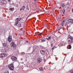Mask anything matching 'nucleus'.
Segmentation results:
<instances>
[{
    "instance_id": "1",
    "label": "nucleus",
    "mask_w": 73,
    "mask_h": 73,
    "mask_svg": "<svg viewBox=\"0 0 73 73\" xmlns=\"http://www.w3.org/2000/svg\"><path fill=\"white\" fill-rule=\"evenodd\" d=\"M67 40L68 44H72L73 43V37L69 35L68 36Z\"/></svg>"
},
{
    "instance_id": "2",
    "label": "nucleus",
    "mask_w": 73,
    "mask_h": 73,
    "mask_svg": "<svg viewBox=\"0 0 73 73\" xmlns=\"http://www.w3.org/2000/svg\"><path fill=\"white\" fill-rule=\"evenodd\" d=\"M1 52H3V53L0 54V57L1 58H3L4 57H5V54H4V52H6L5 50V49H1Z\"/></svg>"
},
{
    "instance_id": "3",
    "label": "nucleus",
    "mask_w": 73,
    "mask_h": 73,
    "mask_svg": "<svg viewBox=\"0 0 73 73\" xmlns=\"http://www.w3.org/2000/svg\"><path fill=\"white\" fill-rule=\"evenodd\" d=\"M8 68L11 70H14V66L13 64L11 63L9 64L8 66Z\"/></svg>"
},
{
    "instance_id": "4",
    "label": "nucleus",
    "mask_w": 73,
    "mask_h": 73,
    "mask_svg": "<svg viewBox=\"0 0 73 73\" xmlns=\"http://www.w3.org/2000/svg\"><path fill=\"white\" fill-rule=\"evenodd\" d=\"M11 58L12 60L13 61H14L15 62V61H17V58H16V57H15L14 56H12L11 57Z\"/></svg>"
},
{
    "instance_id": "5",
    "label": "nucleus",
    "mask_w": 73,
    "mask_h": 73,
    "mask_svg": "<svg viewBox=\"0 0 73 73\" xmlns=\"http://www.w3.org/2000/svg\"><path fill=\"white\" fill-rule=\"evenodd\" d=\"M66 21H67L68 23H73V19H67L66 20Z\"/></svg>"
},
{
    "instance_id": "6",
    "label": "nucleus",
    "mask_w": 73,
    "mask_h": 73,
    "mask_svg": "<svg viewBox=\"0 0 73 73\" xmlns=\"http://www.w3.org/2000/svg\"><path fill=\"white\" fill-rule=\"evenodd\" d=\"M1 2L2 4H7V0H1Z\"/></svg>"
},
{
    "instance_id": "7",
    "label": "nucleus",
    "mask_w": 73,
    "mask_h": 73,
    "mask_svg": "<svg viewBox=\"0 0 73 73\" xmlns=\"http://www.w3.org/2000/svg\"><path fill=\"white\" fill-rule=\"evenodd\" d=\"M12 36H9L8 38V41L9 42H11L12 41Z\"/></svg>"
},
{
    "instance_id": "8",
    "label": "nucleus",
    "mask_w": 73,
    "mask_h": 73,
    "mask_svg": "<svg viewBox=\"0 0 73 73\" xmlns=\"http://www.w3.org/2000/svg\"><path fill=\"white\" fill-rule=\"evenodd\" d=\"M11 47H15L16 46V44L14 43L13 42H12L11 44Z\"/></svg>"
},
{
    "instance_id": "9",
    "label": "nucleus",
    "mask_w": 73,
    "mask_h": 73,
    "mask_svg": "<svg viewBox=\"0 0 73 73\" xmlns=\"http://www.w3.org/2000/svg\"><path fill=\"white\" fill-rule=\"evenodd\" d=\"M41 61H42V59H41L39 58H38L37 59V61L38 64H40V62H41Z\"/></svg>"
},
{
    "instance_id": "10",
    "label": "nucleus",
    "mask_w": 73,
    "mask_h": 73,
    "mask_svg": "<svg viewBox=\"0 0 73 73\" xmlns=\"http://www.w3.org/2000/svg\"><path fill=\"white\" fill-rule=\"evenodd\" d=\"M51 38H52V36H47L46 38V39L48 40H50Z\"/></svg>"
},
{
    "instance_id": "11",
    "label": "nucleus",
    "mask_w": 73,
    "mask_h": 73,
    "mask_svg": "<svg viewBox=\"0 0 73 73\" xmlns=\"http://www.w3.org/2000/svg\"><path fill=\"white\" fill-rule=\"evenodd\" d=\"M25 6H23L22 7V8L20 9V11H22V10L23 11H24V10L25 9Z\"/></svg>"
},
{
    "instance_id": "12",
    "label": "nucleus",
    "mask_w": 73,
    "mask_h": 73,
    "mask_svg": "<svg viewBox=\"0 0 73 73\" xmlns=\"http://www.w3.org/2000/svg\"><path fill=\"white\" fill-rule=\"evenodd\" d=\"M40 53L41 54H45V52L43 50H42L40 51Z\"/></svg>"
},
{
    "instance_id": "13",
    "label": "nucleus",
    "mask_w": 73,
    "mask_h": 73,
    "mask_svg": "<svg viewBox=\"0 0 73 73\" xmlns=\"http://www.w3.org/2000/svg\"><path fill=\"white\" fill-rule=\"evenodd\" d=\"M65 6V5L64 3H62L61 5L60 6L62 7V8H64V7Z\"/></svg>"
},
{
    "instance_id": "14",
    "label": "nucleus",
    "mask_w": 73,
    "mask_h": 73,
    "mask_svg": "<svg viewBox=\"0 0 73 73\" xmlns=\"http://www.w3.org/2000/svg\"><path fill=\"white\" fill-rule=\"evenodd\" d=\"M3 46H7V43H4L3 44Z\"/></svg>"
},
{
    "instance_id": "15",
    "label": "nucleus",
    "mask_w": 73,
    "mask_h": 73,
    "mask_svg": "<svg viewBox=\"0 0 73 73\" xmlns=\"http://www.w3.org/2000/svg\"><path fill=\"white\" fill-rule=\"evenodd\" d=\"M15 21H18V22H19V21H20V20L19 19V18H18L17 19H15Z\"/></svg>"
},
{
    "instance_id": "16",
    "label": "nucleus",
    "mask_w": 73,
    "mask_h": 73,
    "mask_svg": "<svg viewBox=\"0 0 73 73\" xmlns=\"http://www.w3.org/2000/svg\"><path fill=\"white\" fill-rule=\"evenodd\" d=\"M9 10L11 11H14V8H10Z\"/></svg>"
},
{
    "instance_id": "17",
    "label": "nucleus",
    "mask_w": 73,
    "mask_h": 73,
    "mask_svg": "<svg viewBox=\"0 0 73 73\" xmlns=\"http://www.w3.org/2000/svg\"><path fill=\"white\" fill-rule=\"evenodd\" d=\"M62 12H63V13L65 14V10L64 9H63L62 10Z\"/></svg>"
},
{
    "instance_id": "18",
    "label": "nucleus",
    "mask_w": 73,
    "mask_h": 73,
    "mask_svg": "<svg viewBox=\"0 0 73 73\" xmlns=\"http://www.w3.org/2000/svg\"><path fill=\"white\" fill-rule=\"evenodd\" d=\"M68 47L69 48H68V49H70L72 48V46H71V45L70 44H69L68 45Z\"/></svg>"
},
{
    "instance_id": "19",
    "label": "nucleus",
    "mask_w": 73,
    "mask_h": 73,
    "mask_svg": "<svg viewBox=\"0 0 73 73\" xmlns=\"http://www.w3.org/2000/svg\"><path fill=\"white\" fill-rule=\"evenodd\" d=\"M39 70L40 71H42L44 70V68L42 67H41L39 68Z\"/></svg>"
},
{
    "instance_id": "20",
    "label": "nucleus",
    "mask_w": 73,
    "mask_h": 73,
    "mask_svg": "<svg viewBox=\"0 0 73 73\" xmlns=\"http://www.w3.org/2000/svg\"><path fill=\"white\" fill-rule=\"evenodd\" d=\"M18 23H19V22L17 21H16V22L15 23V25H17Z\"/></svg>"
},
{
    "instance_id": "21",
    "label": "nucleus",
    "mask_w": 73,
    "mask_h": 73,
    "mask_svg": "<svg viewBox=\"0 0 73 73\" xmlns=\"http://www.w3.org/2000/svg\"><path fill=\"white\" fill-rule=\"evenodd\" d=\"M19 27H21V24L20 23L19 25H18Z\"/></svg>"
},
{
    "instance_id": "22",
    "label": "nucleus",
    "mask_w": 73,
    "mask_h": 73,
    "mask_svg": "<svg viewBox=\"0 0 73 73\" xmlns=\"http://www.w3.org/2000/svg\"><path fill=\"white\" fill-rule=\"evenodd\" d=\"M26 9H27V10H29V8L28 7V5H27Z\"/></svg>"
},
{
    "instance_id": "23",
    "label": "nucleus",
    "mask_w": 73,
    "mask_h": 73,
    "mask_svg": "<svg viewBox=\"0 0 73 73\" xmlns=\"http://www.w3.org/2000/svg\"><path fill=\"white\" fill-rule=\"evenodd\" d=\"M4 73H9V71L7 70H6Z\"/></svg>"
},
{
    "instance_id": "24",
    "label": "nucleus",
    "mask_w": 73,
    "mask_h": 73,
    "mask_svg": "<svg viewBox=\"0 0 73 73\" xmlns=\"http://www.w3.org/2000/svg\"><path fill=\"white\" fill-rule=\"evenodd\" d=\"M45 41V39H43L42 40L41 42H44Z\"/></svg>"
},
{
    "instance_id": "25",
    "label": "nucleus",
    "mask_w": 73,
    "mask_h": 73,
    "mask_svg": "<svg viewBox=\"0 0 73 73\" xmlns=\"http://www.w3.org/2000/svg\"><path fill=\"white\" fill-rule=\"evenodd\" d=\"M37 50V48H35V49H34V50H33V51H36V50Z\"/></svg>"
},
{
    "instance_id": "26",
    "label": "nucleus",
    "mask_w": 73,
    "mask_h": 73,
    "mask_svg": "<svg viewBox=\"0 0 73 73\" xmlns=\"http://www.w3.org/2000/svg\"><path fill=\"white\" fill-rule=\"evenodd\" d=\"M15 5L16 7L17 8H18V7H19V5H18V4Z\"/></svg>"
},
{
    "instance_id": "27",
    "label": "nucleus",
    "mask_w": 73,
    "mask_h": 73,
    "mask_svg": "<svg viewBox=\"0 0 73 73\" xmlns=\"http://www.w3.org/2000/svg\"><path fill=\"white\" fill-rule=\"evenodd\" d=\"M62 27H59L58 29L59 31H60V30L61 29H62Z\"/></svg>"
},
{
    "instance_id": "28",
    "label": "nucleus",
    "mask_w": 73,
    "mask_h": 73,
    "mask_svg": "<svg viewBox=\"0 0 73 73\" xmlns=\"http://www.w3.org/2000/svg\"><path fill=\"white\" fill-rule=\"evenodd\" d=\"M70 72H71V73H73V70H71L70 71Z\"/></svg>"
},
{
    "instance_id": "29",
    "label": "nucleus",
    "mask_w": 73,
    "mask_h": 73,
    "mask_svg": "<svg viewBox=\"0 0 73 73\" xmlns=\"http://www.w3.org/2000/svg\"><path fill=\"white\" fill-rule=\"evenodd\" d=\"M42 33H43V32H42V33H39L38 34V35H41L42 34Z\"/></svg>"
},
{
    "instance_id": "30",
    "label": "nucleus",
    "mask_w": 73,
    "mask_h": 73,
    "mask_svg": "<svg viewBox=\"0 0 73 73\" xmlns=\"http://www.w3.org/2000/svg\"><path fill=\"white\" fill-rule=\"evenodd\" d=\"M45 27H48V26H47V25H46V23H45L44 25Z\"/></svg>"
},
{
    "instance_id": "31",
    "label": "nucleus",
    "mask_w": 73,
    "mask_h": 73,
    "mask_svg": "<svg viewBox=\"0 0 73 73\" xmlns=\"http://www.w3.org/2000/svg\"><path fill=\"white\" fill-rule=\"evenodd\" d=\"M54 47L52 48V50H54Z\"/></svg>"
},
{
    "instance_id": "32",
    "label": "nucleus",
    "mask_w": 73,
    "mask_h": 73,
    "mask_svg": "<svg viewBox=\"0 0 73 73\" xmlns=\"http://www.w3.org/2000/svg\"><path fill=\"white\" fill-rule=\"evenodd\" d=\"M62 26H64V23H63L62 24Z\"/></svg>"
},
{
    "instance_id": "33",
    "label": "nucleus",
    "mask_w": 73,
    "mask_h": 73,
    "mask_svg": "<svg viewBox=\"0 0 73 73\" xmlns=\"http://www.w3.org/2000/svg\"><path fill=\"white\" fill-rule=\"evenodd\" d=\"M68 25V24H67L66 23L65 24V26H66V25Z\"/></svg>"
},
{
    "instance_id": "34",
    "label": "nucleus",
    "mask_w": 73,
    "mask_h": 73,
    "mask_svg": "<svg viewBox=\"0 0 73 73\" xmlns=\"http://www.w3.org/2000/svg\"><path fill=\"white\" fill-rule=\"evenodd\" d=\"M64 22H65V21H63L62 22V23H64Z\"/></svg>"
},
{
    "instance_id": "35",
    "label": "nucleus",
    "mask_w": 73,
    "mask_h": 73,
    "mask_svg": "<svg viewBox=\"0 0 73 73\" xmlns=\"http://www.w3.org/2000/svg\"><path fill=\"white\" fill-rule=\"evenodd\" d=\"M28 41H26V43H28Z\"/></svg>"
},
{
    "instance_id": "36",
    "label": "nucleus",
    "mask_w": 73,
    "mask_h": 73,
    "mask_svg": "<svg viewBox=\"0 0 73 73\" xmlns=\"http://www.w3.org/2000/svg\"><path fill=\"white\" fill-rule=\"evenodd\" d=\"M21 19H22L21 18H19V19H20V20H21Z\"/></svg>"
},
{
    "instance_id": "37",
    "label": "nucleus",
    "mask_w": 73,
    "mask_h": 73,
    "mask_svg": "<svg viewBox=\"0 0 73 73\" xmlns=\"http://www.w3.org/2000/svg\"><path fill=\"white\" fill-rule=\"evenodd\" d=\"M51 46H53V44H51Z\"/></svg>"
},
{
    "instance_id": "38",
    "label": "nucleus",
    "mask_w": 73,
    "mask_h": 73,
    "mask_svg": "<svg viewBox=\"0 0 73 73\" xmlns=\"http://www.w3.org/2000/svg\"><path fill=\"white\" fill-rule=\"evenodd\" d=\"M23 59L22 58H21V61H22V60H23Z\"/></svg>"
},
{
    "instance_id": "39",
    "label": "nucleus",
    "mask_w": 73,
    "mask_h": 73,
    "mask_svg": "<svg viewBox=\"0 0 73 73\" xmlns=\"http://www.w3.org/2000/svg\"><path fill=\"white\" fill-rule=\"evenodd\" d=\"M72 13H73V9H72Z\"/></svg>"
},
{
    "instance_id": "40",
    "label": "nucleus",
    "mask_w": 73,
    "mask_h": 73,
    "mask_svg": "<svg viewBox=\"0 0 73 73\" xmlns=\"http://www.w3.org/2000/svg\"><path fill=\"white\" fill-rule=\"evenodd\" d=\"M46 61L45 60H44V62H45Z\"/></svg>"
},
{
    "instance_id": "41",
    "label": "nucleus",
    "mask_w": 73,
    "mask_h": 73,
    "mask_svg": "<svg viewBox=\"0 0 73 73\" xmlns=\"http://www.w3.org/2000/svg\"><path fill=\"white\" fill-rule=\"evenodd\" d=\"M35 1H37V0H34Z\"/></svg>"
},
{
    "instance_id": "42",
    "label": "nucleus",
    "mask_w": 73,
    "mask_h": 73,
    "mask_svg": "<svg viewBox=\"0 0 73 73\" xmlns=\"http://www.w3.org/2000/svg\"><path fill=\"white\" fill-rule=\"evenodd\" d=\"M50 63H51V62H50V63H49V64H50Z\"/></svg>"
},
{
    "instance_id": "43",
    "label": "nucleus",
    "mask_w": 73,
    "mask_h": 73,
    "mask_svg": "<svg viewBox=\"0 0 73 73\" xmlns=\"http://www.w3.org/2000/svg\"><path fill=\"white\" fill-rule=\"evenodd\" d=\"M22 64H23V63H24V62H22Z\"/></svg>"
},
{
    "instance_id": "44",
    "label": "nucleus",
    "mask_w": 73,
    "mask_h": 73,
    "mask_svg": "<svg viewBox=\"0 0 73 73\" xmlns=\"http://www.w3.org/2000/svg\"><path fill=\"white\" fill-rule=\"evenodd\" d=\"M8 1H9V0H8Z\"/></svg>"
},
{
    "instance_id": "45",
    "label": "nucleus",
    "mask_w": 73,
    "mask_h": 73,
    "mask_svg": "<svg viewBox=\"0 0 73 73\" xmlns=\"http://www.w3.org/2000/svg\"><path fill=\"white\" fill-rule=\"evenodd\" d=\"M56 60H57V59H56Z\"/></svg>"
}]
</instances>
